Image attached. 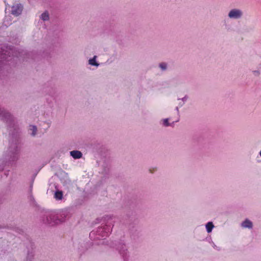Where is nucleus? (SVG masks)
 Segmentation results:
<instances>
[{
	"instance_id": "obj_20",
	"label": "nucleus",
	"mask_w": 261,
	"mask_h": 261,
	"mask_svg": "<svg viewBox=\"0 0 261 261\" xmlns=\"http://www.w3.org/2000/svg\"><path fill=\"white\" fill-rule=\"evenodd\" d=\"M33 256H34V255L32 253H28L27 257V260L31 261L33 258Z\"/></svg>"
},
{
	"instance_id": "obj_4",
	"label": "nucleus",
	"mask_w": 261,
	"mask_h": 261,
	"mask_svg": "<svg viewBox=\"0 0 261 261\" xmlns=\"http://www.w3.org/2000/svg\"><path fill=\"white\" fill-rule=\"evenodd\" d=\"M123 223L128 227L131 239L134 240L138 239L140 236V233L138 229V222L135 216L133 214L132 215L127 214L124 217Z\"/></svg>"
},
{
	"instance_id": "obj_11",
	"label": "nucleus",
	"mask_w": 261,
	"mask_h": 261,
	"mask_svg": "<svg viewBox=\"0 0 261 261\" xmlns=\"http://www.w3.org/2000/svg\"><path fill=\"white\" fill-rule=\"evenodd\" d=\"M241 226L244 228L251 229L253 227V223L250 220L246 219L242 222Z\"/></svg>"
},
{
	"instance_id": "obj_26",
	"label": "nucleus",
	"mask_w": 261,
	"mask_h": 261,
	"mask_svg": "<svg viewBox=\"0 0 261 261\" xmlns=\"http://www.w3.org/2000/svg\"><path fill=\"white\" fill-rule=\"evenodd\" d=\"M175 110L177 111V113L178 114H179V109H178V107H176Z\"/></svg>"
},
{
	"instance_id": "obj_16",
	"label": "nucleus",
	"mask_w": 261,
	"mask_h": 261,
	"mask_svg": "<svg viewBox=\"0 0 261 261\" xmlns=\"http://www.w3.org/2000/svg\"><path fill=\"white\" fill-rule=\"evenodd\" d=\"M206 231L208 233L212 232L213 228L214 227V225L212 222H208L206 223Z\"/></svg>"
},
{
	"instance_id": "obj_1",
	"label": "nucleus",
	"mask_w": 261,
	"mask_h": 261,
	"mask_svg": "<svg viewBox=\"0 0 261 261\" xmlns=\"http://www.w3.org/2000/svg\"><path fill=\"white\" fill-rule=\"evenodd\" d=\"M116 218L113 216H106L101 219L96 220L97 222H101V226L98 227L96 231L93 230L90 233V236L93 234L97 236V239H99V236L102 238L106 237L109 235L116 221Z\"/></svg>"
},
{
	"instance_id": "obj_9",
	"label": "nucleus",
	"mask_w": 261,
	"mask_h": 261,
	"mask_svg": "<svg viewBox=\"0 0 261 261\" xmlns=\"http://www.w3.org/2000/svg\"><path fill=\"white\" fill-rule=\"evenodd\" d=\"M22 8L23 7L20 4L13 6L11 8V13L13 15L18 16L21 13Z\"/></svg>"
},
{
	"instance_id": "obj_21",
	"label": "nucleus",
	"mask_w": 261,
	"mask_h": 261,
	"mask_svg": "<svg viewBox=\"0 0 261 261\" xmlns=\"http://www.w3.org/2000/svg\"><path fill=\"white\" fill-rule=\"evenodd\" d=\"M11 229H13L15 231L18 232L19 233H21V232H22V229H21L19 228H17V227H12V228H11Z\"/></svg>"
},
{
	"instance_id": "obj_19",
	"label": "nucleus",
	"mask_w": 261,
	"mask_h": 261,
	"mask_svg": "<svg viewBox=\"0 0 261 261\" xmlns=\"http://www.w3.org/2000/svg\"><path fill=\"white\" fill-rule=\"evenodd\" d=\"M159 66L163 71H165L167 69V64L165 62L160 63Z\"/></svg>"
},
{
	"instance_id": "obj_25",
	"label": "nucleus",
	"mask_w": 261,
	"mask_h": 261,
	"mask_svg": "<svg viewBox=\"0 0 261 261\" xmlns=\"http://www.w3.org/2000/svg\"><path fill=\"white\" fill-rule=\"evenodd\" d=\"M6 228H9L8 226H5V225H0V229Z\"/></svg>"
},
{
	"instance_id": "obj_30",
	"label": "nucleus",
	"mask_w": 261,
	"mask_h": 261,
	"mask_svg": "<svg viewBox=\"0 0 261 261\" xmlns=\"http://www.w3.org/2000/svg\"><path fill=\"white\" fill-rule=\"evenodd\" d=\"M213 247H214V248L217 247V246L215 244H214Z\"/></svg>"
},
{
	"instance_id": "obj_28",
	"label": "nucleus",
	"mask_w": 261,
	"mask_h": 261,
	"mask_svg": "<svg viewBox=\"0 0 261 261\" xmlns=\"http://www.w3.org/2000/svg\"><path fill=\"white\" fill-rule=\"evenodd\" d=\"M2 170H3V168L1 166H0V171Z\"/></svg>"
},
{
	"instance_id": "obj_17",
	"label": "nucleus",
	"mask_w": 261,
	"mask_h": 261,
	"mask_svg": "<svg viewBox=\"0 0 261 261\" xmlns=\"http://www.w3.org/2000/svg\"><path fill=\"white\" fill-rule=\"evenodd\" d=\"M30 130L31 131V133H30V134L32 136L34 137L36 134L37 131V128L36 126L35 125H32L30 126Z\"/></svg>"
},
{
	"instance_id": "obj_27",
	"label": "nucleus",
	"mask_w": 261,
	"mask_h": 261,
	"mask_svg": "<svg viewBox=\"0 0 261 261\" xmlns=\"http://www.w3.org/2000/svg\"><path fill=\"white\" fill-rule=\"evenodd\" d=\"M105 243V241L104 240H102V241H100L99 243H98V244H103Z\"/></svg>"
},
{
	"instance_id": "obj_10",
	"label": "nucleus",
	"mask_w": 261,
	"mask_h": 261,
	"mask_svg": "<svg viewBox=\"0 0 261 261\" xmlns=\"http://www.w3.org/2000/svg\"><path fill=\"white\" fill-rule=\"evenodd\" d=\"M61 174L64 175L63 178L61 179L63 185L66 186L71 185L72 182L71 180L69 178L67 173L62 172Z\"/></svg>"
},
{
	"instance_id": "obj_2",
	"label": "nucleus",
	"mask_w": 261,
	"mask_h": 261,
	"mask_svg": "<svg viewBox=\"0 0 261 261\" xmlns=\"http://www.w3.org/2000/svg\"><path fill=\"white\" fill-rule=\"evenodd\" d=\"M67 216V213L64 212L56 214L53 211H45L41 216V221L45 224L53 226L64 222Z\"/></svg>"
},
{
	"instance_id": "obj_8",
	"label": "nucleus",
	"mask_w": 261,
	"mask_h": 261,
	"mask_svg": "<svg viewBox=\"0 0 261 261\" xmlns=\"http://www.w3.org/2000/svg\"><path fill=\"white\" fill-rule=\"evenodd\" d=\"M97 163L98 166L102 167L101 173L103 174H107L109 171V162L108 160H102L101 161H97Z\"/></svg>"
},
{
	"instance_id": "obj_14",
	"label": "nucleus",
	"mask_w": 261,
	"mask_h": 261,
	"mask_svg": "<svg viewBox=\"0 0 261 261\" xmlns=\"http://www.w3.org/2000/svg\"><path fill=\"white\" fill-rule=\"evenodd\" d=\"M96 58L97 56H94L92 58L90 59L88 61L89 64L92 66L98 67L99 65V64L96 62Z\"/></svg>"
},
{
	"instance_id": "obj_12",
	"label": "nucleus",
	"mask_w": 261,
	"mask_h": 261,
	"mask_svg": "<svg viewBox=\"0 0 261 261\" xmlns=\"http://www.w3.org/2000/svg\"><path fill=\"white\" fill-rule=\"evenodd\" d=\"M70 155L74 159H79L82 157V153L79 150H73L70 152Z\"/></svg>"
},
{
	"instance_id": "obj_29",
	"label": "nucleus",
	"mask_w": 261,
	"mask_h": 261,
	"mask_svg": "<svg viewBox=\"0 0 261 261\" xmlns=\"http://www.w3.org/2000/svg\"><path fill=\"white\" fill-rule=\"evenodd\" d=\"M183 104H181V103H179V106H182Z\"/></svg>"
},
{
	"instance_id": "obj_3",
	"label": "nucleus",
	"mask_w": 261,
	"mask_h": 261,
	"mask_svg": "<svg viewBox=\"0 0 261 261\" xmlns=\"http://www.w3.org/2000/svg\"><path fill=\"white\" fill-rule=\"evenodd\" d=\"M21 149V141L20 138L13 135L10 139L7 152L10 162H15L19 159L18 154Z\"/></svg>"
},
{
	"instance_id": "obj_31",
	"label": "nucleus",
	"mask_w": 261,
	"mask_h": 261,
	"mask_svg": "<svg viewBox=\"0 0 261 261\" xmlns=\"http://www.w3.org/2000/svg\"><path fill=\"white\" fill-rule=\"evenodd\" d=\"M259 154H260V155L261 156V150H260V152H259Z\"/></svg>"
},
{
	"instance_id": "obj_5",
	"label": "nucleus",
	"mask_w": 261,
	"mask_h": 261,
	"mask_svg": "<svg viewBox=\"0 0 261 261\" xmlns=\"http://www.w3.org/2000/svg\"><path fill=\"white\" fill-rule=\"evenodd\" d=\"M0 119L6 123L8 127H11L14 124L13 116L4 108H0Z\"/></svg>"
},
{
	"instance_id": "obj_24",
	"label": "nucleus",
	"mask_w": 261,
	"mask_h": 261,
	"mask_svg": "<svg viewBox=\"0 0 261 261\" xmlns=\"http://www.w3.org/2000/svg\"><path fill=\"white\" fill-rule=\"evenodd\" d=\"M253 72L254 74L256 76H258L260 74V72L258 70L253 71Z\"/></svg>"
},
{
	"instance_id": "obj_13",
	"label": "nucleus",
	"mask_w": 261,
	"mask_h": 261,
	"mask_svg": "<svg viewBox=\"0 0 261 261\" xmlns=\"http://www.w3.org/2000/svg\"><path fill=\"white\" fill-rule=\"evenodd\" d=\"M54 197L57 200H62L63 198V192L57 189L55 192Z\"/></svg>"
},
{
	"instance_id": "obj_23",
	"label": "nucleus",
	"mask_w": 261,
	"mask_h": 261,
	"mask_svg": "<svg viewBox=\"0 0 261 261\" xmlns=\"http://www.w3.org/2000/svg\"><path fill=\"white\" fill-rule=\"evenodd\" d=\"M44 58H51V56H50L49 53H45V54H44Z\"/></svg>"
},
{
	"instance_id": "obj_6",
	"label": "nucleus",
	"mask_w": 261,
	"mask_h": 261,
	"mask_svg": "<svg viewBox=\"0 0 261 261\" xmlns=\"http://www.w3.org/2000/svg\"><path fill=\"white\" fill-rule=\"evenodd\" d=\"M116 249L119 251L124 260L128 258L129 256V252L125 244L124 243L120 242H118L116 245Z\"/></svg>"
},
{
	"instance_id": "obj_18",
	"label": "nucleus",
	"mask_w": 261,
	"mask_h": 261,
	"mask_svg": "<svg viewBox=\"0 0 261 261\" xmlns=\"http://www.w3.org/2000/svg\"><path fill=\"white\" fill-rule=\"evenodd\" d=\"M174 122H173L171 123H169V118H166V119H164L163 120V125L165 127H167V126H173L174 125Z\"/></svg>"
},
{
	"instance_id": "obj_22",
	"label": "nucleus",
	"mask_w": 261,
	"mask_h": 261,
	"mask_svg": "<svg viewBox=\"0 0 261 261\" xmlns=\"http://www.w3.org/2000/svg\"><path fill=\"white\" fill-rule=\"evenodd\" d=\"M188 98V97L187 95H185L183 98H178V100H181L184 102L187 101V99Z\"/></svg>"
},
{
	"instance_id": "obj_7",
	"label": "nucleus",
	"mask_w": 261,
	"mask_h": 261,
	"mask_svg": "<svg viewBox=\"0 0 261 261\" xmlns=\"http://www.w3.org/2000/svg\"><path fill=\"white\" fill-rule=\"evenodd\" d=\"M243 15V11L239 9H232L229 11L228 14V17L229 18L234 19H240Z\"/></svg>"
},
{
	"instance_id": "obj_15",
	"label": "nucleus",
	"mask_w": 261,
	"mask_h": 261,
	"mask_svg": "<svg viewBox=\"0 0 261 261\" xmlns=\"http://www.w3.org/2000/svg\"><path fill=\"white\" fill-rule=\"evenodd\" d=\"M40 19L43 21H47L49 19V13L48 11H45L40 15Z\"/></svg>"
}]
</instances>
